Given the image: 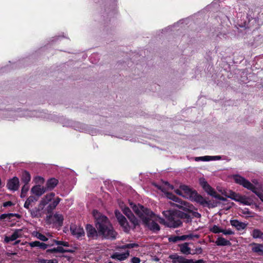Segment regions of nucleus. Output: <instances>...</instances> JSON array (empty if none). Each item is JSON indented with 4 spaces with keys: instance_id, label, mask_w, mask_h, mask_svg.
<instances>
[{
    "instance_id": "obj_28",
    "label": "nucleus",
    "mask_w": 263,
    "mask_h": 263,
    "mask_svg": "<svg viewBox=\"0 0 263 263\" xmlns=\"http://www.w3.org/2000/svg\"><path fill=\"white\" fill-rule=\"evenodd\" d=\"M61 201V199L59 197L55 198L53 202L51 203L48 206V210H52L55 208L59 202Z\"/></svg>"
},
{
    "instance_id": "obj_2",
    "label": "nucleus",
    "mask_w": 263,
    "mask_h": 263,
    "mask_svg": "<svg viewBox=\"0 0 263 263\" xmlns=\"http://www.w3.org/2000/svg\"><path fill=\"white\" fill-rule=\"evenodd\" d=\"M92 214L96 219V226L98 232L92 225L87 224L86 230L87 237L91 239H96L99 235L106 238L115 239L117 233L114 231L107 218L96 210L93 211Z\"/></svg>"
},
{
    "instance_id": "obj_21",
    "label": "nucleus",
    "mask_w": 263,
    "mask_h": 263,
    "mask_svg": "<svg viewBox=\"0 0 263 263\" xmlns=\"http://www.w3.org/2000/svg\"><path fill=\"white\" fill-rule=\"evenodd\" d=\"M58 183V180L55 178H51L49 179L46 183V187H45L47 190H50L53 189Z\"/></svg>"
},
{
    "instance_id": "obj_13",
    "label": "nucleus",
    "mask_w": 263,
    "mask_h": 263,
    "mask_svg": "<svg viewBox=\"0 0 263 263\" xmlns=\"http://www.w3.org/2000/svg\"><path fill=\"white\" fill-rule=\"evenodd\" d=\"M29 245L31 247L33 248L38 247L43 250H45L48 247H51L53 246V244H46L44 242H41L39 241L30 242H29Z\"/></svg>"
},
{
    "instance_id": "obj_26",
    "label": "nucleus",
    "mask_w": 263,
    "mask_h": 263,
    "mask_svg": "<svg viewBox=\"0 0 263 263\" xmlns=\"http://www.w3.org/2000/svg\"><path fill=\"white\" fill-rule=\"evenodd\" d=\"M31 216L32 218L40 217L41 216V211L42 210L39 206L38 208H35L33 209H29Z\"/></svg>"
},
{
    "instance_id": "obj_31",
    "label": "nucleus",
    "mask_w": 263,
    "mask_h": 263,
    "mask_svg": "<svg viewBox=\"0 0 263 263\" xmlns=\"http://www.w3.org/2000/svg\"><path fill=\"white\" fill-rule=\"evenodd\" d=\"M240 195L238 194H236L234 192L230 191L229 195L228 196V197L231 198L232 199L236 201H239V198H240Z\"/></svg>"
},
{
    "instance_id": "obj_45",
    "label": "nucleus",
    "mask_w": 263,
    "mask_h": 263,
    "mask_svg": "<svg viewBox=\"0 0 263 263\" xmlns=\"http://www.w3.org/2000/svg\"><path fill=\"white\" fill-rule=\"evenodd\" d=\"M12 205V203L11 201H7V202L4 203V204H3V206L4 207L11 206Z\"/></svg>"
},
{
    "instance_id": "obj_36",
    "label": "nucleus",
    "mask_w": 263,
    "mask_h": 263,
    "mask_svg": "<svg viewBox=\"0 0 263 263\" xmlns=\"http://www.w3.org/2000/svg\"><path fill=\"white\" fill-rule=\"evenodd\" d=\"M53 242H55V244L58 246H62L64 247H68L69 246V243L67 241H59L55 239H53L52 240Z\"/></svg>"
},
{
    "instance_id": "obj_17",
    "label": "nucleus",
    "mask_w": 263,
    "mask_h": 263,
    "mask_svg": "<svg viewBox=\"0 0 263 263\" xmlns=\"http://www.w3.org/2000/svg\"><path fill=\"white\" fill-rule=\"evenodd\" d=\"M231 224L236 228L238 230H242L245 229L247 227V224L240 222L237 220H231L230 221Z\"/></svg>"
},
{
    "instance_id": "obj_8",
    "label": "nucleus",
    "mask_w": 263,
    "mask_h": 263,
    "mask_svg": "<svg viewBox=\"0 0 263 263\" xmlns=\"http://www.w3.org/2000/svg\"><path fill=\"white\" fill-rule=\"evenodd\" d=\"M70 230L72 235L77 238H80L84 236V231L80 226L72 224L70 226Z\"/></svg>"
},
{
    "instance_id": "obj_12",
    "label": "nucleus",
    "mask_w": 263,
    "mask_h": 263,
    "mask_svg": "<svg viewBox=\"0 0 263 263\" xmlns=\"http://www.w3.org/2000/svg\"><path fill=\"white\" fill-rule=\"evenodd\" d=\"M23 235L22 230L18 229L15 230L13 233L10 236H7L5 238V241L7 242L16 240L17 238L21 237Z\"/></svg>"
},
{
    "instance_id": "obj_10",
    "label": "nucleus",
    "mask_w": 263,
    "mask_h": 263,
    "mask_svg": "<svg viewBox=\"0 0 263 263\" xmlns=\"http://www.w3.org/2000/svg\"><path fill=\"white\" fill-rule=\"evenodd\" d=\"M46 191V189L40 185H34L31 189V193L37 198L41 196Z\"/></svg>"
},
{
    "instance_id": "obj_29",
    "label": "nucleus",
    "mask_w": 263,
    "mask_h": 263,
    "mask_svg": "<svg viewBox=\"0 0 263 263\" xmlns=\"http://www.w3.org/2000/svg\"><path fill=\"white\" fill-rule=\"evenodd\" d=\"M13 216H16L17 218L20 217V215L17 214H12V213H9V214H3L0 215V220H3L5 219H10L11 217Z\"/></svg>"
},
{
    "instance_id": "obj_5",
    "label": "nucleus",
    "mask_w": 263,
    "mask_h": 263,
    "mask_svg": "<svg viewBox=\"0 0 263 263\" xmlns=\"http://www.w3.org/2000/svg\"><path fill=\"white\" fill-rule=\"evenodd\" d=\"M175 191L176 194L187 199H191L193 193L195 192L185 185H181L179 189H177Z\"/></svg>"
},
{
    "instance_id": "obj_9",
    "label": "nucleus",
    "mask_w": 263,
    "mask_h": 263,
    "mask_svg": "<svg viewBox=\"0 0 263 263\" xmlns=\"http://www.w3.org/2000/svg\"><path fill=\"white\" fill-rule=\"evenodd\" d=\"M54 196V193H50L47 194L43 198H42L39 203V207L41 208V209L43 210L45 206L53 199Z\"/></svg>"
},
{
    "instance_id": "obj_16",
    "label": "nucleus",
    "mask_w": 263,
    "mask_h": 263,
    "mask_svg": "<svg viewBox=\"0 0 263 263\" xmlns=\"http://www.w3.org/2000/svg\"><path fill=\"white\" fill-rule=\"evenodd\" d=\"M252 250L253 252L257 253L259 255H263V245L256 243H252Z\"/></svg>"
},
{
    "instance_id": "obj_50",
    "label": "nucleus",
    "mask_w": 263,
    "mask_h": 263,
    "mask_svg": "<svg viewBox=\"0 0 263 263\" xmlns=\"http://www.w3.org/2000/svg\"><path fill=\"white\" fill-rule=\"evenodd\" d=\"M239 26L241 28H243V27H246V25L245 24L244 25H239Z\"/></svg>"
},
{
    "instance_id": "obj_41",
    "label": "nucleus",
    "mask_w": 263,
    "mask_h": 263,
    "mask_svg": "<svg viewBox=\"0 0 263 263\" xmlns=\"http://www.w3.org/2000/svg\"><path fill=\"white\" fill-rule=\"evenodd\" d=\"M41 263H58L56 259H43L41 261Z\"/></svg>"
},
{
    "instance_id": "obj_49",
    "label": "nucleus",
    "mask_w": 263,
    "mask_h": 263,
    "mask_svg": "<svg viewBox=\"0 0 263 263\" xmlns=\"http://www.w3.org/2000/svg\"><path fill=\"white\" fill-rule=\"evenodd\" d=\"M253 182L255 185L257 184V183H258V182H257V180H253Z\"/></svg>"
},
{
    "instance_id": "obj_32",
    "label": "nucleus",
    "mask_w": 263,
    "mask_h": 263,
    "mask_svg": "<svg viewBox=\"0 0 263 263\" xmlns=\"http://www.w3.org/2000/svg\"><path fill=\"white\" fill-rule=\"evenodd\" d=\"M252 236L254 238H261L263 236V233L258 229H255L252 232Z\"/></svg>"
},
{
    "instance_id": "obj_18",
    "label": "nucleus",
    "mask_w": 263,
    "mask_h": 263,
    "mask_svg": "<svg viewBox=\"0 0 263 263\" xmlns=\"http://www.w3.org/2000/svg\"><path fill=\"white\" fill-rule=\"evenodd\" d=\"M32 235L36 238L43 241H47L48 240V237H52V235L49 233H47L46 236H45L37 231H34Z\"/></svg>"
},
{
    "instance_id": "obj_40",
    "label": "nucleus",
    "mask_w": 263,
    "mask_h": 263,
    "mask_svg": "<svg viewBox=\"0 0 263 263\" xmlns=\"http://www.w3.org/2000/svg\"><path fill=\"white\" fill-rule=\"evenodd\" d=\"M186 235L187 239H194V238H199V235L197 234H189Z\"/></svg>"
},
{
    "instance_id": "obj_33",
    "label": "nucleus",
    "mask_w": 263,
    "mask_h": 263,
    "mask_svg": "<svg viewBox=\"0 0 263 263\" xmlns=\"http://www.w3.org/2000/svg\"><path fill=\"white\" fill-rule=\"evenodd\" d=\"M209 230L211 232L215 234L221 233L222 231V229L216 225H214L212 227H210Z\"/></svg>"
},
{
    "instance_id": "obj_37",
    "label": "nucleus",
    "mask_w": 263,
    "mask_h": 263,
    "mask_svg": "<svg viewBox=\"0 0 263 263\" xmlns=\"http://www.w3.org/2000/svg\"><path fill=\"white\" fill-rule=\"evenodd\" d=\"M138 247V245L137 243H128V244L122 246L121 247H120L119 248L125 249L133 248H135V247Z\"/></svg>"
},
{
    "instance_id": "obj_38",
    "label": "nucleus",
    "mask_w": 263,
    "mask_h": 263,
    "mask_svg": "<svg viewBox=\"0 0 263 263\" xmlns=\"http://www.w3.org/2000/svg\"><path fill=\"white\" fill-rule=\"evenodd\" d=\"M56 251H57V252L62 253H65V252H72V250L64 249L61 246H58V247H57Z\"/></svg>"
},
{
    "instance_id": "obj_39",
    "label": "nucleus",
    "mask_w": 263,
    "mask_h": 263,
    "mask_svg": "<svg viewBox=\"0 0 263 263\" xmlns=\"http://www.w3.org/2000/svg\"><path fill=\"white\" fill-rule=\"evenodd\" d=\"M221 233H222L225 235H230L234 234V232L232 231L231 229H227V230L222 229Z\"/></svg>"
},
{
    "instance_id": "obj_7",
    "label": "nucleus",
    "mask_w": 263,
    "mask_h": 263,
    "mask_svg": "<svg viewBox=\"0 0 263 263\" xmlns=\"http://www.w3.org/2000/svg\"><path fill=\"white\" fill-rule=\"evenodd\" d=\"M115 215L121 226L123 228L124 231L128 232L130 230V227L124 216L118 211H115Z\"/></svg>"
},
{
    "instance_id": "obj_30",
    "label": "nucleus",
    "mask_w": 263,
    "mask_h": 263,
    "mask_svg": "<svg viewBox=\"0 0 263 263\" xmlns=\"http://www.w3.org/2000/svg\"><path fill=\"white\" fill-rule=\"evenodd\" d=\"M240 195L238 194H236L234 192L230 191L229 195L228 196V197L231 198L232 199L236 201H239V198H240Z\"/></svg>"
},
{
    "instance_id": "obj_43",
    "label": "nucleus",
    "mask_w": 263,
    "mask_h": 263,
    "mask_svg": "<svg viewBox=\"0 0 263 263\" xmlns=\"http://www.w3.org/2000/svg\"><path fill=\"white\" fill-rule=\"evenodd\" d=\"M132 263H139L140 262V259L138 257H134L132 259Z\"/></svg>"
},
{
    "instance_id": "obj_48",
    "label": "nucleus",
    "mask_w": 263,
    "mask_h": 263,
    "mask_svg": "<svg viewBox=\"0 0 263 263\" xmlns=\"http://www.w3.org/2000/svg\"><path fill=\"white\" fill-rule=\"evenodd\" d=\"M53 240V239L51 240L48 244H53L54 245L55 243V242L52 241Z\"/></svg>"
},
{
    "instance_id": "obj_1",
    "label": "nucleus",
    "mask_w": 263,
    "mask_h": 263,
    "mask_svg": "<svg viewBox=\"0 0 263 263\" xmlns=\"http://www.w3.org/2000/svg\"><path fill=\"white\" fill-rule=\"evenodd\" d=\"M168 198L178 203L176 206L182 209L185 212L180 211L168 210L163 212L165 219L161 218L155 215L151 211L145 208L140 204L136 205L134 203H130V208L142 220L143 224L149 229L154 232H158L160 227L157 222H159L169 228H177L182 224L181 219L186 222L191 221V215L196 217H200V214L198 213L192 212L193 206L189 203L182 201L178 197L172 194H167Z\"/></svg>"
},
{
    "instance_id": "obj_24",
    "label": "nucleus",
    "mask_w": 263,
    "mask_h": 263,
    "mask_svg": "<svg viewBox=\"0 0 263 263\" xmlns=\"http://www.w3.org/2000/svg\"><path fill=\"white\" fill-rule=\"evenodd\" d=\"M180 251L184 254L188 255L192 254V253L187 243H184L181 245L180 246Z\"/></svg>"
},
{
    "instance_id": "obj_4",
    "label": "nucleus",
    "mask_w": 263,
    "mask_h": 263,
    "mask_svg": "<svg viewBox=\"0 0 263 263\" xmlns=\"http://www.w3.org/2000/svg\"><path fill=\"white\" fill-rule=\"evenodd\" d=\"M119 206L124 214L128 218L130 222L133 223L134 227L139 225V221L138 219L135 217L128 207H126L123 203L120 202L119 203Z\"/></svg>"
},
{
    "instance_id": "obj_15",
    "label": "nucleus",
    "mask_w": 263,
    "mask_h": 263,
    "mask_svg": "<svg viewBox=\"0 0 263 263\" xmlns=\"http://www.w3.org/2000/svg\"><path fill=\"white\" fill-rule=\"evenodd\" d=\"M37 200V197L34 196H30L26 200L24 206L27 209H29L30 206L33 205Z\"/></svg>"
},
{
    "instance_id": "obj_20",
    "label": "nucleus",
    "mask_w": 263,
    "mask_h": 263,
    "mask_svg": "<svg viewBox=\"0 0 263 263\" xmlns=\"http://www.w3.org/2000/svg\"><path fill=\"white\" fill-rule=\"evenodd\" d=\"M238 202L245 205H250L253 203V200L251 197L240 195Z\"/></svg>"
},
{
    "instance_id": "obj_52",
    "label": "nucleus",
    "mask_w": 263,
    "mask_h": 263,
    "mask_svg": "<svg viewBox=\"0 0 263 263\" xmlns=\"http://www.w3.org/2000/svg\"><path fill=\"white\" fill-rule=\"evenodd\" d=\"M108 263H112V262H108Z\"/></svg>"
},
{
    "instance_id": "obj_42",
    "label": "nucleus",
    "mask_w": 263,
    "mask_h": 263,
    "mask_svg": "<svg viewBox=\"0 0 263 263\" xmlns=\"http://www.w3.org/2000/svg\"><path fill=\"white\" fill-rule=\"evenodd\" d=\"M202 250L201 248H200V247L197 248L195 249V251L192 252V255H194V254H201L202 253Z\"/></svg>"
},
{
    "instance_id": "obj_3",
    "label": "nucleus",
    "mask_w": 263,
    "mask_h": 263,
    "mask_svg": "<svg viewBox=\"0 0 263 263\" xmlns=\"http://www.w3.org/2000/svg\"><path fill=\"white\" fill-rule=\"evenodd\" d=\"M199 181L200 185L208 194L217 199L221 200H224V198L221 197L219 195H218L216 192L208 184L204 179L201 178L200 179Z\"/></svg>"
},
{
    "instance_id": "obj_19",
    "label": "nucleus",
    "mask_w": 263,
    "mask_h": 263,
    "mask_svg": "<svg viewBox=\"0 0 263 263\" xmlns=\"http://www.w3.org/2000/svg\"><path fill=\"white\" fill-rule=\"evenodd\" d=\"M220 157L219 156H203L198 157L195 158V160L196 161H209L211 160H219Z\"/></svg>"
},
{
    "instance_id": "obj_11",
    "label": "nucleus",
    "mask_w": 263,
    "mask_h": 263,
    "mask_svg": "<svg viewBox=\"0 0 263 263\" xmlns=\"http://www.w3.org/2000/svg\"><path fill=\"white\" fill-rule=\"evenodd\" d=\"M7 186L10 190L16 191L18 190L19 187V180L18 178L14 177L9 180L7 183Z\"/></svg>"
},
{
    "instance_id": "obj_51",
    "label": "nucleus",
    "mask_w": 263,
    "mask_h": 263,
    "mask_svg": "<svg viewBox=\"0 0 263 263\" xmlns=\"http://www.w3.org/2000/svg\"><path fill=\"white\" fill-rule=\"evenodd\" d=\"M169 186H170V187L171 189H173V186H172V185H169Z\"/></svg>"
},
{
    "instance_id": "obj_47",
    "label": "nucleus",
    "mask_w": 263,
    "mask_h": 263,
    "mask_svg": "<svg viewBox=\"0 0 263 263\" xmlns=\"http://www.w3.org/2000/svg\"><path fill=\"white\" fill-rule=\"evenodd\" d=\"M47 252H49V253H55V252H57L56 248H54L51 249H48L47 251Z\"/></svg>"
},
{
    "instance_id": "obj_44",
    "label": "nucleus",
    "mask_w": 263,
    "mask_h": 263,
    "mask_svg": "<svg viewBox=\"0 0 263 263\" xmlns=\"http://www.w3.org/2000/svg\"><path fill=\"white\" fill-rule=\"evenodd\" d=\"M170 240L173 241V242H176L177 241H180L179 240V236H174V237H171L170 238Z\"/></svg>"
},
{
    "instance_id": "obj_27",
    "label": "nucleus",
    "mask_w": 263,
    "mask_h": 263,
    "mask_svg": "<svg viewBox=\"0 0 263 263\" xmlns=\"http://www.w3.org/2000/svg\"><path fill=\"white\" fill-rule=\"evenodd\" d=\"M21 179L22 181L25 183V184H27L31 179V176L29 172L27 171H24L22 173Z\"/></svg>"
},
{
    "instance_id": "obj_22",
    "label": "nucleus",
    "mask_w": 263,
    "mask_h": 263,
    "mask_svg": "<svg viewBox=\"0 0 263 263\" xmlns=\"http://www.w3.org/2000/svg\"><path fill=\"white\" fill-rule=\"evenodd\" d=\"M191 200H194L197 202H198L201 204H204L206 203V200L201 196L198 195L197 192H195L193 194Z\"/></svg>"
},
{
    "instance_id": "obj_25",
    "label": "nucleus",
    "mask_w": 263,
    "mask_h": 263,
    "mask_svg": "<svg viewBox=\"0 0 263 263\" xmlns=\"http://www.w3.org/2000/svg\"><path fill=\"white\" fill-rule=\"evenodd\" d=\"M53 221L54 223L58 226H61L63 223V216L60 214H55L53 216Z\"/></svg>"
},
{
    "instance_id": "obj_14",
    "label": "nucleus",
    "mask_w": 263,
    "mask_h": 263,
    "mask_svg": "<svg viewBox=\"0 0 263 263\" xmlns=\"http://www.w3.org/2000/svg\"><path fill=\"white\" fill-rule=\"evenodd\" d=\"M129 255L128 251L124 253L115 252L111 255V258L119 260H124L128 257Z\"/></svg>"
},
{
    "instance_id": "obj_34",
    "label": "nucleus",
    "mask_w": 263,
    "mask_h": 263,
    "mask_svg": "<svg viewBox=\"0 0 263 263\" xmlns=\"http://www.w3.org/2000/svg\"><path fill=\"white\" fill-rule=\"evenodd\" d=\"M29 190V186L27 184H25L22 188L21 197L24 198L27 192Z\"/></svg>"
},
{
    "instance_id": "obj_46",
    "label": "nucleus",
    "mask_w": 263,
    "mask_h": 263,
    "mask_svg": "<svg viewBox=\"0 0 263 263\" xmlns=\"http://www.w3.org/2000/svg\"><path fill=\"white\" fill-rule=\"evenodd\" d=\"M186 239H187L186 235H184L179 236V240H185Z\"/></svg>"
},
{
    "instance_id": "obj_23",
    "label": "nucleus",
    "mask_w": 263,
    "mask_h": 263,
    "mask_svg": "<svg viewBox=\"0 0 263 263\" xmlns=\"http://www.w3.org/2000/svg\"><path fill=\"white\" fill-rule=\"evenodd\" d=\"M215 243L218 246H226L231 245V242L230 241L222 237H218L215 241Z\"/></svg>"
},
{
    "instance_id": "obj_6",
    "label": "nucleus",
    "mask_w": 263,
    "mask_h": 263,
    "mask_svg": "<svg viewBox=\"0 0 263 263\" xmlns=\"http://www.w3.org/2000/svg\"><path fill=\"white\" fill-rule=\"evenodd\" d=\"M170 257L172 260L173 263H204L202 259L194 261L193 259H186L176 254L172 255Z\"/></svg>"
},
{
    "instance_id": "obj_35",
    "label": "nucleus",
    "mask_w": 263,
    "mask_h": 263,
    "mask_svg": "<svg viewBox=\"0 0 263 263\" xmlns=\"http://www.w3.org/2000/svg\"><path fill=\"white\" fill-rule=\"evenodd\" d=\"M34 181L37 185H40L43 184L44 182V179L40 176H36L33 179Z\"/></svg>"
}]
</instances>
